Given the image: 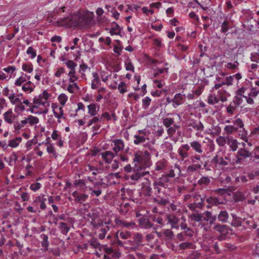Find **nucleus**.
<instances>
[{"label": "nucleus", "instance_id": "obj_49", "mask_svg": "<svg viewBox=\"0 0 259 259\" xmlns=\"http://www.w3.org/2000/svg\"><path fill=\"white\" fill-rule=\"evenodd\" d=\"M200 167L201 166L199 164H192L188 167L187 171L189 173H192L198 170Z\"/></svg>", "mask_w": 259, "mask_h": 259}, {"label": "nucleus", "instance_id": "obj_46", "mask_svg": "<svg viewBox=\"0 0 259 259\" xmlns=\"http://www.w3.org/2000/svg\"><path fill=\"white\" fill-rule=\"evenodd\" d=\"M117 89L118 90L119 93L122 94L126 93L127 91V85L124 82H121L118 84Z\"/></svg>", "mask_w": 259, "mask_h": 259}, {"label": "nucleus", "instance_id": "obj_40", "mask_svg": "<svg viewBox=\"0 0 259 259\" xmlns=\"http://www.w3.org/2000/svg\"><path fill=\"white\" fill-rule=\"evenodd\" d=\"M220 99L215 95L209 94L207 99V103L210 105H214L219 102Z\"/></svg>", "mask_w": 259, "mask_h": 259}, {"label": "nucleus", "instance_id": "obj_23", "mask_svg": "<svg viewBox=\"0 0 259 259\" xmlns=\"http://www.w3.org/2000/svg\"><path fill=\"white\" fill-rule=\"evenodd\" d=\"M190 218L192 221H194L197 222H200L202 221H208V219L203 217L201 214L198 213H194L190 215Z\"/></svg>", "mask_w": 259, "mask_h": 259}, {"label": "nucleus", "instance_id": "obj_62", "mask_svg": "<svg viewBox=\"0 0 259 259\" xmlns=\"http://www.w3.org/2000/svg\"><path fill=\"white\" fill-rule=\"evenodd\" d=\"M233 77L232 75L227 77L224 81H223V84L228 86L231 85L233 83Z\"/></svg>", "mask_w": 259, "mask_h": 259}, {"label": "nucleus", "instance_id": "obj_12", "mask_svg": "<svg viewBox=\"0 0 259 259\" xmlns=\"http://www.w3.org/2000/svg\"><path fill=\"white\" fill-rule=\"evenodd\" d=\"M114 144L113 150L116 154L119 151L124 148V143L121 139H115L112 141Z\"/></svg>", "mask_w": 259, "mask_h": 259}, {"label": "nucleus", "instance_id": "obj_4", "mask_svg": "<svg viewBox=\"0 0 259 259\" xmlns=\"http://www.w3.org/2000/svg\"><path fill=\"white\" fill-rule=\"evenodd\" d=\"M50 95L48 94L47 91H44L41 94L37 96L34 97L33 98V103L38 106L40 105L46 106L47 104L49 106V103L47 102V100L50 97Z\"/></svg>", "mask_w": 259, "mask_h": 259}, {"label": "nucleus", "instance_id": "obj_61", "mask_svg": "<svg viewBox=\"0 0 259 259\" xmlns=\"http://www.w3.org/2000/svg\"><path fill=\"white\" fill-rule=\"evenodd\" d=\"M125 69L126 70L134 72L135 68L130 60H126L125 62Z\"/></svg>", "mask_w": 259, "mask_h": 259}, {"label": "nucleus", "instance_id": "obj_11", "mask_svg": "<svg viewBox=\"0 0 259 259\" xmlns=\"http://www.w3.org/2000/svg\"><path fill=\"white\" fill-rule=\"evenodd\" d=\"M190 149V147L188 144L182 145L178 149V153L180 157L184 159L188 157V151Z\"/></svg>", "mask_w": 259, "mask_h": 259}, {"label": "nucleus", "instance_id": "obj_59", "mask_svg": "<svg viewBox=\"0 0 259 259\" xmlns=\"http://www.w3.org/2000/svg\"><path fill=\"white\" fill-rule=\"evenodd\" d=\"M206 202L210 204H217L221 203L219 202L218 199L216 197H209L206 199Z\"/></svg>", "mask_w": 259, "mask_h": 259}, {"label": "nucleus", "instance_id": "obj_27", "mask_svg": "<svg viewBox=\"0 0 259 259\" xmlns=\"http://www.w3.org/2000/svg\"><path fill=\"white\" fill-rule=\"evenodd\" d=\"M162 123L166 128L175 124L174 118L171 117L162 118Z\"/></svg>", "mask_w": 259, "mask_h": 259}, {"label": "nucleus", "instance_id": "obj_30", "mask_svg": "<svg viewBox=\"0 0 259 259\" xmlns=\"http://www.w3.org/2000/svg\"><path fill=\"white\" fill-rule=\"evenodd\" d=\"M224 131L227 135H231L238 131V127L234 125H226L224 127Z\"/></svg>", "mask_w": 259, "mask_h": 259}, {"label": "nucleus", "instance_id": "obj_6", "mask_svg": "<svg viewBox=\"0 0 259 259\" xmlns=\"http://www.w3.org/2000/svg\"><path fill=\"white\" fill-rule=\"evenodd\" d=\"M79 15L78 13L70 14L66 17V26L75 27L78 26Z\"/></svg>", "mask_w": 259, "mask_h": 259}, {"label": "nucleus", "instance_id": "obj_19", "mask_svg": "<svg viewBox=\"0 0 259 259\" xmlns=\"http://www.w3.org/2000/svg\"><path fill=\"white\" fill-rule=\"evenodd\" d=\"M227 144L229 146L230 148L233 151H235L238 148V142L236 139L232 137H227Z\"/></svg>", "mask_w": 259, "mask_h": 259}, {"label": "nucleus", "instance_id": "obj_53", "mask_svg": "<svg viewBox=\"0 0 259 259\" xmlns=\"http://www.w3.org/2000/svg\"><path fill=\"white\" fill-rule=\"evenodd\" d=\"M250 56V60L251 61L259 63V51L258 52L251 53Z\"/></svg>", "mask_w": 259, "mask_h": 259}, {"label": "nucleus", "instance_id": "obj_56", "mask_svg": "<svg viewBox=\"0 0 259 259\" xmlns=\"http://www.w3.org/2000/svg\"><path fill=\"white\" fill-rule=\"evenodd\" d=\"M27 54L30 55L31 59L35 58L36 56V51L31 47H29L26 51Z\"/></svg>", "mask_w": 259, "mask_h": 259}, {"label": "nucleus", "instance_id": "obj_44", "mask_svg": "<svg viewBox=\"0 0 259 259\" xmlns=\"http://www.w3.org/2000/svg\"><path fill=\"white\" fill-rule=\"evenodd\" d=\"M114 24H116V26L114 27L111 28L110 30V34L111 35H119L120 34L121 29L119 26L116 23L113 22Z\"/></svg>", "mask_w": 259, "mask_h": 259}, {"label": "nucleus", "instance_id": "obj_18", "mask_svg": "<svg viewBox=\"0 0 259 259\" xmlns=\"http://www.w3.org/2000/svg\"><path fill=\"white\" fill-rule=\"evenodd\" d=\"M115 223L116 225L121 226L122 227L126 228H129L131 227L135 226V224L133 222H126L125 220H121L119 219H116L115 220Z\"/></svg>", "mask_w": 259, "mask_h": 259}, {"label": "nucleus", "instance_id": "obj_20", "mask_svg": "<svg viewBox=\"0 0 259 259\" xmlns=\"http://www.w3.org/2000/svg\"><path fill=\"white\" fill-rule=\"evenodd\" d=\"M101 155L102 158L105 160V162H110L112 160L113 158L115 157V154L110 151H106L102 152Z\"/></svg>", "mask_w": 259, "mask_h": 259}, {"label": "nucleus", "instance_id": "obj_7", "mask_svg": "<svg viewBox=\"0 0 259 259\" xmlns=\"http://www.w3.org/2000/svg\"><path fill=\"white\" fill-rule=\"evenodd\" d=\"M79 15L78 26L80 27H88L91 24L92 19L88 15H82L80 13H78Z\"/></svg>", "mask_w": 259, "mask_h": 259}, {"label": "nucleus", "instance_id": "obj_32", "mask_svg": "<svg viewBox=\"0 0 259 259\" xmlns=\"http://www.w3.org/2000/svg\"><path fill=\"white\" fill-rule=\"evenodd\" d=\"M227 92L224 89H220L218 91V95L220 100L222 102H225L227 100Z\"/></svg>", "mask_w": 259, "mask_h": 259}, {"label": "nucleus", "instance_id": "obj_50", "mask_svg": "<svg viewBox=\"0 0 259 259\" xmlns=\"http://www.w3.org/2000/svg\"><path fill=\"white\" fill-rule=\"evenodd\" d=\"M73 185L76 187L82 188L85 186V182L84 180L77 179L74 181Z\"/></svg>", "mask_w": 259, "mask_h": 259}, {"label": "nucleus", "instance_id": "obj_22", "mask_svg": "<svg viewBox=\"0 0 259 259\" xmlns=\"http://www.w3.org/2000/svg\"><path fill=\"white\" fill-rule=\"evenodd\" d=\"M4 119L7 123L11 124L13 121V117H15V115L13 114L12 109L8 110L4 114Z\"/></svg>", "mask_w": 259, "mask_h": 259}, {"label": "nucleus", "instance_id": "obj_57", "mask_svg": "<svg viewBox=\"0 0 259 259\" xmlns=\"http://www.w3.org/2000/svg\"><path fill=\"white\" fill-rule=\"evenodd\" d=\"M22 68L23 71L28 73H31L33 71V67L31 64H23Z\"/></svg>", "mask_w": 259, "mask_h": 259}, {"label": "nucleus", "instance_id": "obj_48", "mask_svg": "<svg viewBox=\"0 0 259 259\" xmlns=\"http://www.w3.org/2000/svg\"><path fill=\"white\" fill-rule=\"evenodd\" d=\"M239 65V62L237 61H235L234 63H228L226 65V67L229 69L235 70L238 69Z\"/></svg>", "mask_w": 259, "mask_h": 259}, {"label": "nucleus", "instance_id": "obj_8", "mask_svg": "<svg viewBox=\"0 0 259 259\" xmlns=\"http://www.w3.org/2000/svg\"><path fill=\"white\" fill-rule=\"evenodd\" d=\"M166 219L168 223L170 224L172 229H178L179 228L178 223L180 221V219L177 217L173 214H167L166 215Z\"/></svg>", "mask_w": 259, "mask_h": 259}, {"label": "nucleus", "instance_id": "obj_34", "mask_svg": "<svg viewBox=\"0 0 259 259\" xmlns=\"http://www.w3.org/2000/svg\"><path fill=\"white\" fill-rule=\"evenodd\" d=\"M21 141L22 138L21 137H17L14 139L11 140L9 141L8 146L16 148L19 145Z\"/></svg>", "mask_w": 259, "mask_h": 259}, {"label": "nucleus", "instance_id": "obj_10", "mask_svg": "<svg viewBox=\"0 0 259 259\" xmlns=\"http://www.w3.org/2000/svg\"><path fill=\"white\" fill-rule=\"evenodd\" d=\"M237 155L238 157V160H240L242 158H247L250 157L252 158V157L251 152H250L245 148L239 149L237 152Z\"/></svg>", "mask_w": 259, "mask_h": 259}, {"label": "nucleus", "instance_id": "obj_60", "mask_svg": "<svg viewBox=\"0 0 259 259\" xmlns=\"http://www.w3.org/2000/svg\"><path fill=\"white\" fill-rule=\"evenodd\" d=\"M90 243V245L93 246L94 248H97L99 247L100 244L98 241L97 239L95 238H93L90 241H89Z\"/></svg>", "mask_w": 259, "mask_h": 259}, {"label": "nucleus", "instance_id": "obj_41", "mask_svg": "<svg viewBox=\"0 0 259 259\" xmlns=\"http://www.w3.org/2000/svg\"><path fill=\"white\" fill-rule=\"evenodd\" d=\"M27 123V120L25 118L24 120H21L20 122H17L14 124V127L16 132L19 133V130L24 127V125Z\"/></svg>", "mask_w": 259, "mask_h": 259}, {"label": "nucleus", "instance_id": "obj_29", "mask_svg": "<svg viewBox=\"0 0 259 259\" xmlns=\"http://www.w3.org/2000/svg\"><path fill=\"white\" fill-rule=\"evenodd\" d=\"M134 143L136 145H139L141 143H144L146 141V139H148V140L149 139L148 138L145 137L144 136L138 135H135L134 136Z\"/></svg>", "mask_w": 259, "mask_h": 259}, {"label": "nucleus", "instance_id": "obj_21", "mask_svg": "<svg viewBox=\"0 0 259 259\" xmlns=\"http://www.w3.org/2000/svg\"><path fill=\"white\" fill-rule=\"evenodd\" d=\"M153 201L162 206H165L166 204H168L169 202V201L167 198H163L160 197V195H157L156 197H154L153 198Z\"/></svg>", "mask_w": 259, "mask_h": 259}, {"label": "nucleus", "instance_id": "obj_35", "mask_svg": "<svg viewBox=\"0 0 259 259\" xmlns=\"http://www.w3.org/2000/svg\"><path fill=\"white\" fill-rule=\"evenodd\" d=\"M69 84L67 87V91L70 93H75V91L79 90V88L75 82H69Z\"/></svg>", "mask_w": 259, "mask_h": 259}, {"label": "nucleus", "instance_id": "obj_24", "mask_svg": "<svg viewBox=\"0 0 259 259\" xmlns=\"http://www.w3.org/2000/svg\"><path fill=\"white\" fill-rule=\"evenodd\" d=\"M190 146L195 151L199 154H201L203 152L202 146L199 142L196 141L191 142Z\"/></svg>", "mask_w": 259, "mask_h": 259}, {"label": "nucleus", "instance_id": "obj_52", "mask_svg": "<svg viewBox=\"0 0 259 259\" xmlns=\"http://www.w3.org/2000/svg\"><path fill=\"white\" fill-rule=\"evenodd\" d=\"M151 102V100L148 97H146L144 99H143L142 100V105H143V108L145 109H147L148 108V107L149 106V105H150Z\"/></svg>", "mask_w": 259, "mask_h": 259}, {"label": "nucleus", "instance_id": "obj_33", "mask_svg": "<svg viewBox=\"0 0 259 259\" xmlns=\"http://www.w3.org/2000/svg\"><path fill=\"white\" fill-rule=\"evenodd\" d=\"M190 126L197 131L202 132L204 130V126L200 121H193L190 123Z\"/></svg>", "mask_w": 259, "mask_h": 259}, {"label": "nucleus", "instance_id": "obj_36", "mask_svg": "<svg viewBox=\"0 0 259 259\" xmlns=\"http://www.w3.org/2000/svg\"><path fill=\"white\" fill-rule=\"evenodd\" d=\"M237 106L232 102L226 108V112L229 115H233Z\"/></svg>", "mask_w": 259, "mask_h": 259}, {"label": "nucleus", "instance_id": "obj_5", "mask_svg": "<svg viewBox=\"0 0 259 259\" xmlns=\"http://www.w3.org/2000/svg\"><path fill=\"white\" fill-rule=\"evenodd\" d=\"M150 159V154L148 151H138L135 154L133 162H149Z\"/></svg>", "mask_w": 259, "mask_h": 259}, {"label": "nucleus", "instance_id": "obj_45", "mask_svg": "<svg viewBox=\"0 0 259 259\" xmlns=\"http://www.w3.org/2000/svg\"><path fill=\"white\" fill-rule=\"evenodd\" d=\"M25 118L27 120V123H29L31 125L36 124L39 122V119L37 117L32 115H29L27 118Z\"/></svg>", "mask_w": 259, "mask_h": 259}, {"label": "nucleus", "instance_id": "obj_37", "mask_svg": "<svg viewBox=\"0 0 259 259\" xmlns=\"http://www.w3.org/2000/svg\"><path fill=\"white\" fill-rule=\"evenodd\" d=\"M133 239L134 240V243L136 244L137 247H138L140 245H142L141 243L142 242L143 237L142 234L140 233H137L135 234L133 237Z\"/></svg>", "mask_w": 259, "mask_h": 259}, {"label": "nucleus", "instance_id": "obj_17", "mask_svg": "<svg viewBox=\"0 0 259 259\" xmlns=\"http://www.w3.org/2000/svg\"><path fill=\"white\" fill-rule=\"evenodd\" d=\"M73 196L74 197L75 201L82 203L86 200L88 195L83 193L79 194L77 192H74L73 193Z\"/></svg>", "mask_w": 259, "mask_h": 259}, {"label": "nucleus", "instance_id": "obj_3", "mask_svg": "<svg viewBox=\"0 0 259 259\" xmlns=\"http://www.w3.org/2000/svg\"><path fill=\"white\" fill-rule=\"evenodd\" d=\"M66 65L69 71L68 72V76L69 77V82H75L78 79V76L76 75L75 67L77 64L72 60H69L66 62Z\"/></svg>", "mask_w": 259, "mask_h": 259}, {"label": "nucleus", "instance_id": "obj_16", "mask_svg": "<svg viewBox=\"0 0 259 259\" xmlns=\"http://www.w3.org/2000/svg\"><path fill=\"white\" fill-rule=\"evenodd\" d=\"M88 113L90 116H95L99 109V106L96 103L90 104L88 106Z\"/></svg>", "mask_w": 259, "mask_h": 259}, {"label": "nucleus", "instance_id": "obj_13", "mask_svg": "<svg viewBox=\"0 0 259 259\" xmlns=\"http://www.w3.org/2000/svg\"><path fill=\"white\" fill-rule=\"evenodd\" d=\"M185 99V95L181 93L176 94L173 98V106L176 108V106H179L182 104Z\"/></svg>", "mask_w": 259, "mask_h": 259}, {"label": "nucleus", "instance_id": "obj_26", "mask_svg": "<svg viewBox=\"0 0 259 259\" xmlns=\"http://www.w3.org/2000/svg\"><path fill=\"white\" fill-rule=\"evenodd\" d=\"M45 195H42L38 196L35 198V202H40V208L41 209H45L46 208L45 201L47 200L46 198H44Z\"/></svg>", "mask_w": 259, "mask_h": 259}, {"label": "nucleus", "instance_id": "obj_1", "mask_svg": "<svg viewBox=\"0 0 259 259\" xmlns=\"http://www.w3.org/2000/svg\"><path fill=\"white\" fill-rule=\"evenodd\" d=\"M150 163H132L124 167V170L130 173L127 177L134 181H138L142 177L149 174L146 168L149 167Z\"/></svg>", "mask_w": 259, "mask_h": 259}, {"label": "nucleus", "instance_id": "obj_51", "mask_svg": "<svg viewBox=\"0 0 259 259\" xmlns=\"http://www.w3.org/2000/svg\"><path fill=\"white\" fill-rule=\"evenodd\" d=\"M9 99L12 104H16L21 101L20 99L18 97H16L15 93L11 94L9 96Z\"/></svg>", "mask_w": 259, "mask_h": 259}, {"label": "nucleus", "instance_id": "obj_28", "mask_svg": "<svg viewBox=\"0 0 259 259\" xmlns=\"http://www.w3.org/2000/svg\"><path fill=\"white\" fill-rule=\"evenodd\" d=\"M180 127V125L174 124L172 126L167 127V133L169 137H172L176 133V131Z\"/></svg>", "mask_w": 259, "mask_h": 259}, {"label": "nucleus", "instance_id": "obj_15", "mask_svg": "<svg viewBox=\"0 0 259 259\" xmlns=\"http://www.w3.org/2000/svg\"><path fill=\"white\" fill-rule=\"evenodd\" d=\"M92 75L93 79L92 81L91 88L92 89L95 90L101 84V81L97 72H93Z\"/></svg>", "mask_w": 259, "mask_h": 259}, {"label": "nucleus", "instance_id": "obj_38", "mask_svg": "<svg viewBox=\"0 0 259 259\" xmlns=\"http://www.w3.org/2000/svg\"><path fill=\"white\" fill-rule=\"evenodd\" d=\"M40 238L42 240L41 241V245L45 248V250H47L49 245L48 236L46 234H42L40 235Z\"/></svg>", "mask_w": 259, "mask_h": 259}, {"label": "nucleus", "instance_id": "obj_31", "mask_svg": "<svg viewBox=\"0 0 259 259\" xmlns=\"http://www.w3.org/2000/svg\"><path fill=\"white\" fill-rule=\"evenodd\" d=\"M32 85V83L30 81H28L24 84L22 87V89L25 92L31 93L34 90V88Z\"/></svg>", "mask_w": 259, "mask_h": 259}, {"label": "nucleus", "instance_id": "obj_58", "mask_svg": "<svg viewBox=\"0 0 259 259\" xmlns=\"http://www.w3.org/2000/svg\"><path fill=\"white\" fill-rule=\"evenodd\" d=\"M143 193L145 196H150L152 193V188L149 186H145L143 188Z\"/></svg>", "mask_w": 259, "mask_h": 259}, {"label": "nucleus", "instance_id": "obj_39", "mask_svg": "<svg viewBox=\"0 0 259 259\" xmlns=\"http://www.w3.org/2000/svg\"><path fill=\"white\" fill-rule=\"evenodd\" d=\"M233 199L235 202L242 201L245 199V197L242 192H237L234 194Z\"/></svg>", "mask_w": 259, "mask_h": 259}, {"label": "nucleus", "instance_id": "obj_9", "mask_svg": "<svg viewBox=\"0 0 259 259\" xmlns=\"http://www.w3.org/2000/svg\"><path fill=\"white\" fill-rule=\"evenodd\" d=\"M213 229L220 234H229V231L232 230L230 227L226 225H222L219 223L215 224Z\"/></svg>", "mask_w": 259, "mask_h": 259}, {"label": "nucleus", "instance_id": "obj_2", "mask_svg": "<svg viewBox=\"0 0 259 259\" xmlns=\"http://www.w3.org/2000/svg\"><path fill=\"white\" fill-rule=\"evenodd\" d=\"M58 99L62 106H60L57 104L53 103L52 104V107L53 108V113L55 116L59 119L62 117L65 118L63 116L64 113L62 108V106L65 105V94L62 93L60 94L58 97Z\"/></svg>", "mask_w": 259, "mask_h": 259}, {"label": "nucleus", "instance_id": "obj_43", "mask_svg": "<svg viewBox=\"0 0 259 259\" xmlns=\"http://www.w3.org/2000/svg\"><path fill=\"white\" fill-rule=\"evenodd\" d=\"M243 96H241V95H237V94H236V96H235L234 98H233V102L237 106H239L243 102Z\"/></svg>", "mask_w": 259, "mask_h": 259}, {"label": "nucleus", "instance_id": "obj_47", "mask_svg": "<svg viewBox=\"0 0 259 259\" xmlns=\"http://www.w3.org/2000/svg\"><path fill=\"white\" fill-rule=\"evenodd\" d=\"M217 143L221 147H223L227 143V137L220 136L216 140Z\"/></svg>", "mask_w": 259, "mask_h": 259}, {"label": "nucleus", "instance_id": "obj_14", "mask_svg": "<svg viewBox=\"0 0 259 259\" xmlns=\"http://www.w3.org/2000/svg\"><path fill=\"white\" fill-rule=\"evenodd\" d=\"M139 224L141 227L144 229H149L153 226V224L149 219L142 217L139 219Z\"/></svg>", "mask_w": 259, "mask_h": 259}, {"label": "nucleus", "instance_id": "obj_54", "mask_svg": "<svg viewBox=\"0 0 259 259\" xmlns=\"http://www.w3.org/2000/svg\"><path fill=\"white\" fill-rule=\"evenodd\" d=\"M229 22L228 21H224L221 25V31L223 33L226 32L229 29Z\"/></svg>", "mask_w": 259, "mask_h": 259}, {"label": "nucleus", "instance_id": "obj_42", "mask_svg": "<svg viewBox=\"0 0 259 259\" xmlns=\"http://www.w3.org/2000/svg\"><path fill=\"white\" fill-rule=\"evenodd\" d=\"M163 235L166 237V240H172L174 237V232L171 229H165L163 230Z\"/></svg>", "mask_w": 259, "mask_h": 259}, {"label": "nucleus", "instance_id": "obj_63", "mask_svg": "<svg viewBox=\"0 0 259 259\" xmlns=\"http://www.w3.org/2000/svg\"><path fill=\"white\" fill-rule=\"evenodd\" d=\"M154 187L158 186L159 187H163L166 188L167 187V184H165L164 182L161 181V179L160 178L158 180L155 181L153 184Z\"/></svg>", "mask_w": 259, "mask_h": 259}, {"label": "nucleus", "instance_id": "obj_55", "mask_svg": "<svg viewBox=\"0 0 259 259\" xmlns=\"http://www.w3.org/2000/svg\"><path fill=\"white\" fill-rule=\"evenodd\" d=\"M234 126H235L236 127H238V129L239 128H243L244 127V123L240 118H238L236 120L233 121Z\"/></svg>", "mask_w": 259, "mask_h": 259}, {"label": "nucleus", "instance_id": "obj_25", "mask_svg": "<svg viewBox=\"0 0 259 259\" xmlns=\"http://www.w3.org/2000/svg\"><path fill=\"white\" fill-rule=\"evenodd\" d=\"M229 218V214L226 210H221L218 215L219 221L223 223H226Z\"/></svg>", "mask_w": 259, "mask_h": 259}, {"label": "nucleus", "instance_id": "obj_64", "mask_svg": "<svg viewBox=\"0 0 259 259\" xmlns=\"http://www.w3.org/2000/svg\"><path fill=\"white\" fill-rule=\"evenodd\" d=\"M252 155V158H254L256 159H259V146L255 147L254 150L251 152Z\"/></svg>", "mask_w": 259, "mask_h": 259}]
</instances>
